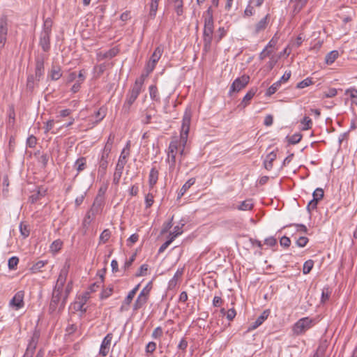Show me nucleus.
<instances>
[{
	"mask_svg": "<svg viewBox=\"0 0 357 357\" xmlns=\"http://www.w3.org/2000/svg\"><path fill=\"white\" fill-rule=\"evenodd\" d=\"M149 89L151 100L155 102H160V96L157 86L155 85H151Z\"/></svg>",
	"mask_w": 357,
	"mask_h": 357,
	"instance_id": "nucleus-33",
	"label": "nucleus"
},
{
	"mask_svg": "<svg viewBox=\"0 0 357 357\" xmlns=\"http://www.w3.org/2000/svg\"><path fill=\"white\" fill-rule=\"evenodd\" d=\"M328 342L326 340H321L317 349L315 354L313 357H328L326 354V349L328 348Z\"/></svg>",
	"mask_w": 357,
	"mask_h": 357,
	"instance_id": "nucleus-15",
	"label": "nucleus"
},
{
	"mask_svg": "<svg viewBox=\"0 0 357 357\" xmlns=\"http://www.w3.org/2000/svg\"><path fill=\"white\" fill-rule=\"evenodd\" d=\"M74 167L79 173L84 171L86 167V159L84 157L79 158L75 163Z\"/></svg>",
	"mask_w": 357,
	"mask_h": 357,
	"instance_id": "nucleus-28",
	"label": "nucleus"
},
{
	"mask_svg": "<svg viewBox=\"0 0 357 357\" xmlns=\"http://www.w3.org/2000/svg\"><path fill=\"white\" fill-rule=\"evenodd\" d=\"M331 291L328 288H324L321 294V303H324L330 298Z\"/></svg>",
	"mask_w": 357,
	"mask_h": 357,
	"instance_id": "nucleus-52",
	"label": "nucleus"
},
{
	"mask_svg": "<svg viewBox=\"0 0 357 357\" xmlns=\"http://www.w3.org/2000/svg\"><path fill=\"white\" fill-rule=\"evenodd\" d=\"M174 241V237H169V240L165 241L159 248L158 253L163 252L167 247L172 243V242Z\"/></svg>",
	"mask_w": 357,
	"mask_h": 357,
	"instance_id": "nucleus-61",
	"label": "nucleus"
},
{
	"mask_svg": "<svg viewBox=\"0 0 357 357\" xmlns=\"http://www.w3.org/2000/svg\"><path fill=\"white\" fill-rule=\"evenodd\" d=\"M129 149L127 151L123 149L121 153L117 164L116 165L115 172L114 173L113 183L115 185L119 183L124 167L127 162V158L129 155Z\"/></svg>",
	"mask_w": 357,
	"mask_h": 357,
	"instance_id": "nucleus-3",
	"label": "nucleus"
},
{
	"mask_svg": "<svg viewBox=\"0 0 357 357\" xmlns=\"http://www.w3.org/2000/svg\"><path fill=\"white\" fill-rule=\"evenodd\" d=\"M107 113V109L104 107H100L96 113H95V117H96V121L95 124L98 123L100 121H101L105 116Z\"/></svg>",
	"mask_w": 357,
	"mask_h": 357,
	"instance_id": "nucleus-35",
	"label": "nucleus"
},
{
	"mask_svg": "<svg viewBox=\"0 0 357 357\" xmlns=\"http://www.w3.org/2000/svg\"><path fill=\"white\" fill-rule=\"evenodd\" d=\"M149 266L147 264H142L139 271L135 273L136 277L144 276L146 275Z\"/></svg>",
	"mask_w": 357,
	"mask_h": 357,
	"instance_id": "nucleus-57",
	"label": "nucleus"
},
{
	"mask_svg": "<svg viewBox=\"0 0 357 357\" xmlns=\"http://www.w3.org/2000/svg\"><path fill=\"white\" fill-rule=\"evenodd\" d=\"M345 94L349 95L352 99V102L357 105V89L350 88L346 90Z\"/></svg>",
	"mask_w": 357,
	"mask_h": 357,
	"instance_id": "nucleus-40",
	"label": "nucleus"
},
{
	"mask_svg": "<svg viewBox=\"0 0 357 357\" xmlns=\"http://www.w3.org/2000/svg\"><path fill=\"white\" fill-rule=\"evenodd\" d=\"M111 236V232L109 229H105L100 236V242L105 243L108 241Z\"/></svg>",
	"mask_w": 357,
	"mask_h": 357,
	"instance_id": "nucleus-42",
	"label": "nucleus"
},
{
	"mask_svg": "<svg viewBox=\"0 0 357 357\" xmlns=\"http://www.w3.org/2000/svg\"><path fill=\"white\" fill-rule=\"evenodd\" d=\"M272 53H273V50H268L267 48H264L263 50V51L259 54V59L260 60H264L267 56H269Z\"/></svg>",
	"mask_w": 357,
	"mask_h": 357,
	"instance_id": "nucleus-63",
	"label": "nucleus"
},
{
	"mask_svg": "<svg viewBox=\"0 0 357 357\" xmlns=\"http://www.w3.org/2000/svg\"><path fill=\"white\" fill-rule=\"evenodd\" d=\"M308 0H298L296 3L294 4L293 12L294 14L298 13L303 7L307 4Z\"/></svg>",
	"mask_w": 357,
	"mask_h": 357,
	"instance_id": "nucleus-36",
	"label": "nucleus"
},
{
	"mask_svg": "<svg viewBox=\"0 0 357 357\" xmlns=\"http://www.w3.org/2000/svg\"><path fill=\"white\" fill-rule=\"evenodd\" d=\"M312 84V81L310 78H306L303 79V81L298 82L296 85V88L298 89H303L305 87H307Z\"/></svg>",
	"mask_w": 357,
	"mask_h": 357,
	"instance_id": "nucleus-53",
	"label": "nucleus"
},
{
	"mask_svg": "<svg viewBox=\"0 0 357 357\" xmlns=\"http://www.w3.org/2000/svg\"><path fill=\"white\" fill-rule=\"evenodd\" d=\"M173 4L174 9L178 16H181L183 13V0H170Z\"/></svg>",
	"mask_w": 357,
	"mask_h": 357,
	"instance_id": "nucleus-25",
	"label": "nucleus"
},
{
	"mask_svg": "<svg viewBox=\"0 0 357 357\" xmlns=\"http://www.w3.org/2000/svg\"><path fill=\"white\" fill-rule=\"evenodd\" d=\"M281 85V81H278L275 83H273L268 89L266 91V95L270 96L273 94H274L280 88Z\"/></svg>",
	"mask_w": 357,
	"mask_h": 357,
	"instance_id": "nucleus-39",
	"label": "nucleus"
},
{
	"mask_svg": "<svg viewBox=\"0 0 357 357\" xmlns=\"http://www.w3.org/2000/svg\"><path fill=\"white\" fill-rule=\"evenodd\" d=\"M324 190L322 188H317L313 194H312V196H313V199L317 200V201H319L321 199H322V198L324 197Z\"/></svg>",
	"mask_w": 357,
	"mask_h": 357,
	"instance_id": "nucleus-43",
	"label": "nucleus"
},
{
	"mask_svg": "<svg viewBox=\"0 0 357 357\" xmlns=\"http://www.w3.org/2000/svg\"><path fill=\"white\" fill-rule=\"evenodd\" d=\"M314 261L311 259L306 261L303 264V274H308L312 269Z\"/></svg>",
	"mask_w": 357,
	"mask_h": 357,
	"instance_id": "nucleus-41",
	"label": "nucleus"
},
{
	"mask_svg": "<svg viewBox=\"0 0 357 357\" xmlns=\"http://www.w3.org/2000/svg\"><path fill=\"white\" fill-rule=\"evenodd\" d=\"M112 337H113V335L111 333H108L104 337V339L101 343L100 351H99L100 355L105 357L108 354V353L109 351Z\"/></svg>",
	"mask_w": 357,
	"mask_h": 357,
	"instance_id": "nucleus-12",
	"label": "nucleus"
},
{
	"mask_svg": "<svg viewBox=\"0 0 357 357\" xmlns=\"http://www.w3.org/2000/svg\"><path fill=\"white\" fill-rule=\"evenodd\" d=\"M270 15L267 14L264 17L260 20L255 25L252 31L255 36L258 35L260 32L264 31L269 23Z\"/></svg>",
	"mask_w": 357,
	"mask_h": 357,
	"instance_id": "nucleus-14",
	"label": "nucleus"
},
{
	"mask_svg": "<svg viewBox=\"0 0 357 357\" xmlns=\"http://www.w3.org/2000/svg\"><path fill=\"white\" fill-rule=\"evenodd\" d=\"M268 311H264L256 321L249 326L248 331L254 330L259 327L268 318Z\"/></svg>",
	"mask_w": 357,
	"mask_h": 357,
	"instance_id": "nucleus-20",
	"label": "nucleus"
},
{
	"mask_svg": "<svg viewBox=\"0 0 357 357\" xmlns=\"http://www.w3.org/2000/svg\"><path fill=\"white\" fill-rule=\"evenodd\" d=\"M213 40V36H203V51L208 52L211 50V43Z\"/></svg>",
	"mask_w": 357,
	"mask_h": 357,
	"instance_id": "nucleus-32",
	"label": "nucleus"
},
{
	"mask_svg": "<svg viewBox=\"0 0 357 357\" xmlns=\"http://www.w3.org/2000/svg\"><path fill=\"white\" fill-rule=\"evenodd\" d=\"M257 92V89H250L248 93L245 94L244 98H243L242 102L240 103L238 107H242L243 108H245L250 104V101L252 100V98L255 96V93Z\"/></svg>",
	"mask_w": 357,
	"mask_h": 357,
	"instance_id": "nucleus-22",
	"label": "nucleus"
},
{
	"mask_svg": "<svg viewBox=\"0 0 357 357\" xmlns=\"http://www.w3.org/2000/svg\"><path fill=\"white\" fill-rule=\"evenodd\" d=\"M51 26V23L49 24L48 21L45 20L43 29L40 34L39 45L45 52L50 50Z\"/></svg>",
	"mask_w": 357,
	"mask_h": 357,
	"instance_id": "nucleus-4",
	"label": "nucleus"
},
{
	"mask_svg": "<svg viewBox=\"0 0 357 357\" xmlns=\"http://www.w3.org/2000/svg\"><path fill=\"white\" fill-rule=\"evenodd\" d=\"M302 139V135L300 133H296L288 138V142L291 144H296L300 142Z\"/></svg>",
	"mask_w": 357,
	"mask_h": 357,
	"instance_id": "nucleus-44",
	"label": "nucleus"
},
{
	"mask_svg": "<svg viewBox=\"0 0 357 357\" xmlns=\"http://www.w3.org/2000/svg\"><path fill=\"white\" fill-rule=\"evenodd\" d=\"M72 289H73V281L70 280L66 287L65 296L63 298L62 302L59 307V310H63L64 308L65 305H66V301L70 292L72 291Z\"/></svg>",
	"mask_w": 357,
	"mask_h": 357,
	"instance_id": "nucleus-29",
	"label": "nucleus"
},
{
	"mask_svg": "<svg viewBox=\"0 0 357 357\" xmlns=\"http://www.w3.org/2000/svg\"><path fill=\"white\" fill-rule=\"evenodd\" d=\"M45 264L46 261H38V262L33 265V266L31 267V270L33 272L40 271L41 268H43Z\"/></svg>",
	"mask_w": 357,
	"mask_h": 357,
	"instance_id": "nucleus-55",
	"label": "nucleus"
},
{
	"mask_svg": "<svg viewBox=\"0 0 357 357\" xmlns=\"http://www.w3.org/2000/svg\"><path fill=\"white\" fill-rule=\"evenodd\" d=\"M70 267V260L66 259L63 268L60 271L59 278L54 287V289H56L57 291H63V288L66 283Z\"/></svg>",
	"mask_w": 357,
	"mask_h": 357,
	"instance_id": "nucleus-6",
	"label": "nucleus"
},
{
	"mask_svg": "<svg viewBox=\"0 0 357 357\" xmlns=\"http://www.w3.org/2000/svg\"><path fill=\"white\" fill-rule=\"evenodd\" d=\"M37 144V138L31 135L26 139V146L30 148H34Z\"/></svg>",
	"mask_w": 357,
	"mask_h": 357,
	"instance_id": "nucleus-54",
	"label": "nucleus"
},
{
	"mask_svg": "<svg viewBox=\"0 0 357 357\" xmlns=\"http://www.w3.org/2000/svg\"><path fill=\"white\" fill-rule=\"evenodd\" d=\"M119 53V50L117 48H112L109 50L107 52H106L103 54V58L105 59H112L116 56Z\"/></svg>",
	"mask_w": 357,
	"mask_h": 357,
	"instance_id": "nucleus-46",
	"label": "nucleus"
},
{
	"mask_svg": "<svg viewBox=\"0 0 357 357\" xmlns=\"http://www.w3.org/2000/svg\"><path fill=\"white\" fill-rule=\"evenodd\" d=\"M253 208V204L251 199H247L241 202L238 206V209L241 211H250Z\"/></svg>",
	"mask_w": 357,
	"mask_h": 357,
	"instance_id": "nucleus-37",
	"label": "nucleus"
},
{
	"mask_svg": "<svg viewBox=\"0 0 357 357\" xmlns=\"http://www.w3.org/2000/svg\"><path fill=\"white\" fill-rule=\"evenodd\" d=\"M184 226V223H181V225H176L174 227V230L172 232L169 234L170 237H174V240L178 236L181 235L183 233V227Z\"/></svg>",
	"mask_w": 357,
	"mask_h": 357,
	"instance_id": "nucleus-38",
	"label": "nucleus"
},
{
	"mask_svg": "<svg viewBox=\"0 0 357 357\" xmlns=\"http://www.w3.org/2000/svg\"><path fill=\"white\" fill-rule=\"evenodd\" d=\"M143 84L144 78L142 77L140 79H136L132 87L128 91L126 100L122 107V112L124 114H128L130 112L132 105L141 93Z\"/></svg>",
	"mask_w": 357,
	"mask_h": 357,
	"instance_id": "nucleus-1",
	"label": "nucleus"
},
{
	"mask_svg": "<svg viewBox=\"0 0 357 357\" xmlns=\"http://www.w3.org/2000/svg\"><path fill=\"white\" fill-rule=\"evenodd\" d=\"M159 172L155 167L151 168L149 176V184L150 188H153L158 179Z\"/></svg>",
	"mask_w": 357,
	"mask_h": 357,
	"instance_id": "nucleus-23",
	"label": "nucleus"
},
{
	"mask_svg": "<svg viewBox=\"0 0 357 357\" xmlns=\"http://www.w3.org/2000/svg\"><path fill=\"white\" fill-rule=\"evenodd\" d=\"M195 183V178H191L188 179L181 187L178 194V199H180L183 195L186 192V191Z\"/></svg>",
	"mask_w": 357,
	"mask_h": 357,
	"instance_id": "nucleus-26",
	"label": "nucleus"
},
{
	"mask_svg": "<svg viewBox=\"0 0 357 357\" xmlns=\"http://www.w3.org/2000/svg\"><path fill=\"white\" fill-rule=\"evenodd\" d=\"M188 346V341L186 340L185 337H183L181 341L179 342L177 348L178 349L181 351L182 354H185L186 351V349Z\"/></svg>",
	"mask_w": 357,
	"mask_h": 357,
	"instance_id": "nucleus-45",
	"label": "nucleus"
},
{
	"mask_svg": "<svg viewBox=\"0 0 357 357\" xmlns=\"http://www.w3.org/2000/svg\"><path fill=\"white\" fill-rule=\"evenodd\" d=\"M178 149H179L177 147V142L171 141L168 147L167 158L166 160L167 162L169 163V169L170 172H173L175 169L176 156L177 152L178 151Z\"/></svg>",
	"mask_w": 357,
	"mask_h": 357,
	"instance_id": "nucleus-5",
	"label": "nucleus"
},
{
	"mask_svg": "<svg viewBox=\"0 0 357 357\" xmlns=\"http://www.w3.org/2000/svg\"><path fill=\"white\" fill-rule=\"evenodd\" d=\"M162 328L160 326H158L154 329V331L152 333L151 337L153 339H158L162 336Z\"/></svg>",
	"mask_w": 357,
	"mask_h": 357,
	"instance_id": "nucleus-56",
	"label": "nucleus"
},
{
	"mask_svg": "<svg viewBox=\"0 0 357 357\" xmlns=\"http://www.w3.org/2000/svg\"><path fill=\"white\" fill-rule=\"evenodd\" d=\"M156 349V344L154 342H150L146 347V352L153 354Z\"/></svg>",
	"mask_w": 357,
	"mask_h": 357,
	"instance_id": "nucleus-62",
	"label": "nucleus"
},
{
	"mask_svg": "<svg viewBox=\"0 0 357 357\" xmlns=\"http://www.w3.org/2000/svg\"><path fill=\"white\" fill-rule=\"evenodd\" d=\"M149 296L139 293L133 305V310L137 311L142 308L148 301Z\"/></svg>",
	"mask_w": 357,
	"mask_h": 357,
	"instance_id": "nucleus-18",
	"label": "nucleus"
},
{
	"mask_svg": "<svg viewBox=\"0 0 357 357\" xmlns=\"http://www.w3.org/2000/svg\"><path fill=\"white\" fill-rule=\"evenodd\" d=\"M62 291H57L56 289H54L49 307L50 314H53L57 309L59 312L62 310H59L60 305L62 302V301H61Z\"/></svg>",
	"mask_w": 357,
	"mask_h": 357,
	"instance_id": "nucleus-8",
	"label": "nucleus"
},
{
	"mask_svg": "<svg viewBox=\"0 0 357 357\" xmlns=\"http://www.w3.org/2000/svg\"><path fill=\"white\" fill-rule=\"evenodd\" d=\"M308 241H309V240H308V238L307 237H305V236H300L296 240V245L298 247L303 248V247H305L307 245Z\"/></svg>",
	"mask_w": 357,
	"mask_h": 357,
	"instance_id": "nucleus-58",
	"label": "nucleus"
},
{
	"mask_svg": "<svg viewBox=\"0 0 357 357\" xmlns=\"http://www.w3.org/2000/svg\"><path fill=\"white\" fill-rule=\"evenodd\" d=\"M98 213V209L96 208V202L93 204L90 210L86 213L83 222H82V227L84 230V234H85L87 231V229L93 220V218L96 213Z\"/></svg>",
	"mask_w": 357,
	"mask_h": 357,
	"instance_id": "nucleus-10",
	"label": "nucleus"
},
{
	"mask_svg": "<svg viewBox=\"0 0 357 357\" xmlns=\"http://www.w3.org/2000/svg\"><path fill=\"white\" fill-rule=\"evenodd\" d=\"M112 292H113V287H109L106 289H104L102 291L100 297L101 299L107 298L109 296H110L112 295Z\"/></svg>",
	"mask_w": 357,
	"mask_h": 357,
	"instance_id": "nucleus-49",
	"label": "nucleus"
},
{
	"mask_svg": "<svg viewBox=\"0 0 357 357\" xmlns=\"http://www.w3.org/2000/svg\"><path fill=\"white\" fill-rule=\"evenodd\" d=\"M19 262V259L17 257H12L8 259V266L10 270H14L16 268L17 264Z\"/></svg>",
	"mask_w": 357,
	"mask_h": 357,
	"instance_id": "nucleus-50",
	"label": "nucleus"
},
{
	"mask_svg": "<svg viewBox=\"0 0 357 357\" xmlns=\"http://www.w3.org/2000/svg\"><path fill=\"white\" fill-rule=\"evenodd\" d=\"M218 33L215 36V40L218 43L220 42L223 37L226 35L227 30L224 27H220L218 29Z\"/></svg>",
	"mask_w": 357,
	"mask_h": 357,
	"instance_id": "nucleus-47",
	"label": "nucleus"
},
{
	"mask_svg": "<svg viewBox=\"0 0 357 357\" xmlns=\"http://www.w3.org/2000/svg\"><path fill=\"white\" fill-rule=\"evenodd\" d=\"M38 82L36 78V75H30L27 77L26 89L29 91H33L35 86H38Z\"/></svg>",
	"mask_w": 357,
	"mask_h": 357,
	"instance_id": "nucleus-27",
	"label": "nucleus"
},
{
	"mask_svg": "<svg viewBox=\"0 0 357 357\" xmlns=\"http://www.w3.org/2000/svg\"><path fill=\"white\" fill-rule=\"evenodd\" d=\"M108 164L109 160H104L103 159H99L98 160V178H100V180L106 175Z\"/></svg>",
	"mask_w": 357,
	"mask_h": 357,
	"instance_id": "nucleus-16",
	"label": "nucleus"
},
{
	"mask_svg": "<svg viewBox=\"0 0 357 357\" xmlns=\"http://www.w3.org/2000/svg\"><path fill=\"white\" fill-rule=\"evenodd\" d=\"M62 76L61 68L59 66H52L51 70L49 72L48 77L53 81H56Z\"/></svg>",
	"mask_w": 357,
	"mask_h": 357,
	"instance_id": "nucleus-21",
	"label": "nucleus"
},
{
	"mask_svg": "<svg viewBox=\"0 0 357 357\" xmlns=\"http://www.w3.org/2000/svg\"><path fill=\"white\" fill-rule=\"evenodd\" d=\"M338 56V51L333 50L326 54L325 61L328 65L332 64L337 59Z\"/></svg>",
	"mask_w": 357,
	"mask_h": 357,
	"instance_id": "nucleus-31",
	"label": "nucleus"
},
{
	"mask_svg": "<svg viewBox=\"0 0 357 357\" xmlns=\"http://www.w3.org/2000/svg\"><path fill=\"white\" fill-rule=\"evenodd\" d=\"M252 3H254V0L249 1V4L248 5V6L246 7V8L244 11V15L245 16L250 17V16H252L254 15V13L255 12L254 7L250 5Z\"/></svg>",
	"mask_w": 357,
	"mask_h": 357,
	"instance_id": "nucleus-51",
	"label": "nucleus"
},
{
	"mask_svg": "<svg viewBox=\"0 0 357 357\" xmlns=\"http://www.w3.org/2000/svg\"><path fill=\"white\" fill-rule=\"evenodd\" d=\"M163 52V49L161 47H157L153 53L152 54L149 62L146 66V75L151 73L155 68L156 63L160 59Z\"/></svg>",
	"mask_w": 357,
	"mask_h": 357,
	"instance_id": "nucleus-7",
	"label": "nucleus"
},
{
	"mask_svg": "<svg viewBox=\"0 0 357 357\" xmlns=\"http://www.w3.org/2000/svg\"><path fill=\"white\" fill-rule=\"evenodd\" d=\"M45 56L43 54L38 55L36 58V68H35V75L38 81H40L43 77L45 71L44 63Z\"/></svg>",
	"mask_w": 357,
	"mask_h": 357,
	"instance_id": "nucleus-11",
	"label": "nucleus"
},
{
	"mask_svg": "<svg viewBox=\"0 0 357 357\" xmlns=\"http://www.w3.org/2000/svg\"><path fill=\"white\" fill-rule=\"evenodd\" d=\"M249 81L250 77L246 75H243L241 77L236 78L231 85L229 93L240 91L247 86Z\"/></svg>",
	"mask_w": 357,
	"mask_h": 357,
	"instance_id": "nucleus-9",
	"label": "nucleus"
},
{
	"mask_svg": "<svg viewBox=\"0 0 357 357\" xmlns=\"http://www.w3.org/2000/svg\"><path fill=\"white\" fill-rule=\"evenodd\" d=\"M19 229H20L21 236L24 238H26L29 236V234H30L29 225L26 222H22L20 224Z\"/></svg>",
	"mask_w": 357,
	"mask_h": 357,
	"instance_id": "nucleus-30",
	"label": "nucleus"
},
{
	"mask_svg": "<svg viewBox=\"0 0 357 357\" xmlns=\"http://www.w3.org/2000/svg\"><path fill=\"white\" fill-rule=\"evenodd\" d=\"M280 245L284 248H289L291 244V240L287 236H282L280 241Z\"/></svg>",
	"mask_w": 357,
	"mask_h": 357,
	"instance_id": "nucleus-64",
	"label": "nucleus"
},
{
	"mask_svg": "<svg viewBox=\"0 0 357 357\" xmlns=\"http://www.w3.org/2000/svg\"><path fill=\"white\" fill-rule=\"evenodd\" d=\"M188 134L181 132L180 138L174 137L172 142H177V147L178 149L181 147H186L187 142H188Z\"/></svg>",
	"mask_w": 357,
	"mask_h": 357,
	"instance_id": "nucleus-24",
	"label": "nucleus"
},
{
	"mask_svg": "<svg viewBox=\"0 0 357 357\" xmlns=\"http://www.w3.org/2000/svg\"><path fill=\"white\" fill-rule=\"evenodd\" d=\"M159 1L160 0H151L150 11L149 14L151 18H154L156 15Z\"/></svg>",
	"mask_w": 357,
	"mask_h": 357,
	"instance_id": "nucleus-34",
	"label": "nucleus"
},
{
	"mask_svg": "<svg viewBox=\"0 0 357 357\" xmlns=\"http://www.w3.org/2000/svg\"><path fill=\"white\" fill-rule=\"evenodd\" d=\"M276 158L277 154L274 151H271L266 156V158L264 161V167H265L266 169H267L268 171L272 169L273 166V162L276 159Z\"/></svg>",
	"mask_w": 357,
	"mask_h": 357,
	"instance_id": "nucleus-17",
	"label": "nucleus"
},
{
	"mask_svg": "<svg viewBox=\"0 0 357 357\" xmlns=\"http://www.w3.org/2000/svg\"><path fill=\"white\" fill-rule=\"evenodd\" d=\"M315 324L314 319L308 317L298 319L293 326L292 331L296 335L304 334Z\"/></svg>",
	"mask_w": 357,
	"mask_h": 357,
	"instance_id": "nucleus-2",
	"label": "nucleus"
},
{
	"mask_svg": "<svg viewBox=\"0 0 357 357\" xmlns=\"http://www.w3.org/2000/svg\"><path fill=\"white\" fill-rule=\"evenodd\" d=\"M45 190L40 191V190L36 192L33 194L30 197V199L32 203L36 202L38 199H40L42 197H44L45 195Z\"/></svg>",
	"mask_w": 357,
	"mask_h": 357,
	"instance_id": "nucleus-48",
	"label": "nucleus"
},
{
	"mask_svg": "<svg viewBox=\"0 0 357 357\" xmlns=\"http://www.w3.org/2000/svg\"><path fill=\"white\" fill-rule=\"evenodd\" d=\"M153 202V195L151 193H148L145 197L146 208H150Z\"/></svg>",
	"mask_w": 357,
	"mask_h": 357,
	"instance_id": "nucleus-59",
	"label": "nucleus"
},
{
	"mask_svg": "<svg viewBox=\"0 0 357 357\" xmlns=\"http://www.w3.org/2000/svg\"><path fill=\"white\" fill-rule=\"evenodd\" d=\"M302 123L304 125L303 130H308L311 128V125L312 123V120L308 116H305L302 121Z\"/></svg>",
	"mask_w": 357,
	"mask_h": 357,
	"instance_id": "nucleus-60",
	"label": "nucleus"
},
{
	"mask_svg": "<svg viewBox=\"0 0 357 357\" xmlns=\"http://www.w3.org/2000/svg\"><path fill=\"white\" fill-rule=\"evenodd\" d=\"M24 291H17L10 301V306L15 307V310H19V309L23 307V306L24 305Z\"/></svg>",
	"mask_w": 357,
	"mask_h": 357,
	"instance_id": "nucleus-13",
	"label": "nucleus"
},
{
	"mask_svg": "<svg viewBox=\"0 0 357 357\" xmlns=\"http://www.w3.org/2000/svg\"><path fill=\"white\" fill-rule=\"evenodd\" d=\"M190 121H191L190 113L185 112L183 115V120H182V126H181V132L188 133V134L189 133Z\"/></svg>",
	"mask_w": 357,
	"mask_h": 357,
	"instance_id": "nucleus-19",
	"label": "nucleus"
}]
</instances>
